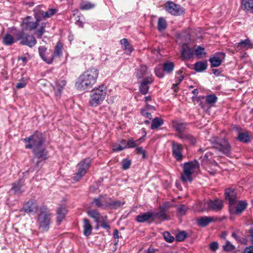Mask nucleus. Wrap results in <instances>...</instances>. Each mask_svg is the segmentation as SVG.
Returning a JSON list of instances; mask_svg holds the SVG:
<instances>
[{
  "mask_svg": "<svg viewBox=\"0 0 253 253\" xmlns=\"http://www.w3.org/2000/svg\"><path fill=\"white\" fill-rule=\"evenodd\" d=\"M26 149H32L34 155L32 165L33 170H37L41 164L47 158V152L43 144L42 134L36 131L29 137L23 139Z\"/></svg>",
  "mask_w": 253,
  "mask_h": 253,
  "instance_id": "nucleus-1",
  "label": "nucleus"
},
{
  "mask_svg": "<svg viewBox=\"0 0 253 253\" xmlns=\"http://www.w3.org/2000/svg\"><path fill=\"white\" fill-rule=\"evenodd\" d=\"M98 74V70L95 68L87 70L78 78L75 83L76 87L81 91L87 90L96 82Z\"/></svg>",
  "mask_w": 253,
  "mask_h": 253,
  "instance_id": "nucleus-2",
  "label": "nucleus"
},
{
  "mask_svg": "<svg viewBox=\"0 0 253 253\" xmlns=\"http://www.w3.org/2000/svg\"><path fill=\"white\" fill-rule=\"evenodd\" d=\"M107 87L104 85H101L92 89L90 94L89 104L90 106L95 107L100 105L106 98Z\"/></svg>",
  "mask_w": 253,
  "mask_h": 253,
  "instance_id": "nucleus-3",
  "label": "nucleus"
},
{
  "mask_svg": "<svg viewBox=\"0 0 253 253\" xmlns=\"http://www.w3.org/2000/svg\"><path fill=\"white\" fill-rule=\"evenodd\" d=\"M199 169V164L196 160L185 163L183 166V172L181 179L183 182H191L192 175Z\"/></svg>",
  "mask_w": 253,
  "mask_h": 253,
  "instance_id": "nucleus-4",
  "label": "nucleus"
},
{
  "mask_svg": "<svg viewBox=\"0 0 253 253\" xmlns=\"http://www.w3.org/2000/svg\"><path fill=\"white\" fill-rule=\"evenodd\" d=\"M37 222L41 232H47L51 223V214L46 210H41L38 215Z\"/></svg>",
  "mask_w": 253,
  "mask_h": 253,
  "instance_id": "nucleus-5",
  "label": "nucleus"
},
{
  "mask_svg": "<svg viewBox=\"0 0 253 253\" xmlns=\"http://www.w3.org/2000/svg\"><path fill=\"white\" fill-rule=\"evenodd\" d=\"M16 41H20L22 45L28 46L30 47L34 46L37 43V40L33 35L29 34L24 31H17L15 34Z\"/></svg>",
  "mask_w": 253,
  "mask_h": 253,
  "instance_id": "nucleus-6",
  "label": "nucleus"
},
{
  "mask_svg": "<svg viewBox=\"0 0 253 253\" xmlns=\"http://www.w3.org/2000/svg\"><path fill=\"white\" fill-rule=\"evenodd\" d=\"M201 165L204 168L211 174L214 173L213 171L210 172V167L217 166V164L213 157V154L210 151L207 152L205 155L200 157Z\"/></svg>",
  "mask_w": 253,
  "mask_h": 253,
  "instance_id": "nucleus-7",
  "label": "nucleus"
},
{
  "mask_svg": "<svg viewBox=\"0 0 253 253\" xmlns=\"http://www.w3.org/2000/svg\"><path fill=\"white\" fill-rule=\"evenodd\" d=\"M91 164V160L89 158H86L78 165V171L74 177L75 181H79L86 173Z\"/></svg>",
  "mask_w": 253,
  "mask_h": 253,
  "instance_id": "nucleus-8",
  "label": "nucleus"
},
{
  "mask_svg": "<svg viewBox=\"0 0 253 253\" xmlns=\"http://www.w3.org/2000/svg\"><path fill=\"white\" fill-rule=\"evenodd\" d=\"M164 7L167 12L175 16H180L185 12V9L182 6L171 1L167 2Z\"/></svg>",
  "mask_w": 253,
  "mask_h": 253,
  "instance_id": "nucleus-9",
  "label": "nucleus"
},
{
  "mask_svg": "<svg viewBox=\"0 0 253 253\" xmlns=\"http://www.w3.org/2000/svg\"><path fill=\"white\" fill-rule=\"evenodd\" d=\"M214 147L227 156H229L231 154V146L226 139H217L214 144Z\"/></svg>",
  "mask_w": 253,
  "mask_h": 253,
  "instance_id": "nucleus-10",
  "label": "nucleus"
},
{
  "mask_svg": "<svg viewBox=\"0 0 253 253\" xmlns=\"http://www.w3.org/2000/svg\"><path fill=\"white\" fill-rule=\"evenodd\" d=\"M202 206L203 205L202 211L212 210L216 211H218L221 210L223 208V202L222 200L216 199L213 201L209 200L203 203H202Z\"/></svg>",
  "mask_w": 253,
  "mask_h": 253,
  "instance_id": "nucleus-11",
  "label": "nucleus"
},
{
  "mask_svg": "<svg viewBox=\"0 0 253 253\" xmlns=\"http://www.w3.org/2000/svg\"><path fill=\"white\" fill-rule=\"evenodd\" d=\"M35 18L36 20L30 16H28L24 19L21 24L22 30L31 31L35 29L39 25V19H38V13L35 14Z\"/></svg>",
  "mask_w": 253,
  "mask_h": 253,
  "instance_id": "nucleus-12",
  "label": "nucleus"
},
{
  "mask_svg": "<svg viewBox=\"0 0 253 253\" xmlns=\"http://www.w3.org/2000/svg\"><path fill=\"white\" fill-rule=\"evenodd\" d=\"M183 150V145L175 141L171 142V150L172 155L177 161L181 162L183 158V155L182 152Z\"/></svg>",
  "mask_w": 253,
  "mask_h": 253,
  "instance_id": "nucleus-13",
  "label": "nucleus"
},
{
  "mask_svg": "<svg viewBox=\"0 0 253 253\" xmlns=\"http://www.w3.org/2000/svg\"><path fill=\"white\" fill-rule=\"evenodd\" d=\"M38 209L36 201L34 200H30L23 205L21 211H23L27 213H35Z\"/></svg>",
  "mask_w": 253,
  "mask_h": 253,
  "instance_id": "nucleus-14",
  "label": "nucleus"
},
{
  "mask_svg": "<svg viewBox=\"0 0 253 253\" xmlns=\"http://www.w3.org/2000/svg\"><path fill=\"white\" fill-rule=\"evenodd\" d=\"M225 58V54L223 52H217L212 57L209 59L211 67L219 66Z\"/></svg>",
  "mask_w": 253,
  "mask_h": 253,
  "instance_id": "nucleus-15",
  "label": "nucleus"
},
{
  "mask_svg": "<svg viewBox=\"0 0 253 253\" xmlns=\"http://www.w3.org/2000/svg\"><path fill=\"white\" fill-rule=\"evenodd\" d=\"M154 79L151 76L145 78L141 83L139 86V91L143 94L148 92L149 86L153 82Z\"/></svg>",
  "mask_w": 253,
  "mask_h": 253,
  "instance_id": "nucleus-16",
  "label": "nucleus"
},
{
  "mask_svg": "<svg viewBox=\"0 0 253 253\" xmlns=\"http://www.w3.org/2000/svg\"><path fill=\"white\" fill-rule=\"evenodd\" d=\"M225 200L230 206L234 205L237 201V193L233 189L228 188L225 190Z\"/></svg>",
  "mask_w": 253,
  "mask_h": 253,
  "instance_id": "nucleus-17",
  "label": "nucleus"
},
{
  "mask_svg": "<svg viewBox=\"0 0 253 253\" xmlns=\"http://www.w3.org/2000/svg\"><path fill=\"white\" fill-rule=\"evenodd\" d=\"M215 221V218L211 216H202L196 219L197 224L200 227H206L212 221Z\"/></svg>",
  "mask_w": 253,
  "mask_h": 253,
  "instance_id": "nucleus-18",
  "label": "nucleus"
},
{
  "mask_svg": "<svg viewBox=\"0 0 253 253\" xmlns=\"http://www.w3.org/2000/svg\"><path fill=\"white\" fill-rule=\"evenodd\" d=\"M107 198V196H101L97 198L94 199L91 204L95 205L97 208L106 209L107 208V204L106 203Z\"/></svg>",
  "mask_w": 253,
  "mask_h": 253,
  "instance_id": "nucleus-19",
  "label": "nucleus"
},
{
  "mask_svg": "<svg viewBox=\"0 0 253 253\" xmlns=\"http://www.w3.org/2000/svg\"><path fill=\"white\" fill-rule=\"evenodd\" d=\"M194 51L187 44L182 45L181 50V55L183 60L189 59L193 57Z\"/></svg>",
  "mask_w": 253,
  "mask_h": 253,
  "instance_id": "nucleus-20",
  "label": "nucleus"
},
{
  "mask_svg": "<svg viewBox=\"0 0 253 253\" xmlns=\"http://www.w3.org/2000/svg\"><path fill=\"white\" fill-rule=\"evenodd\" d=\"M107 208L111 209H117L123 206L125 202L119 200H114L110 197L107 198Z\"/></svg>",
  "mask_w": 253,
  "mask_h": 253,
  "instance_id": "nucleus-21",
  "label": "nucleus"
},
{
  "mask_svg": "<svg viewBox=\"0 0 253 253\" xmlns=\"http://www.w3.org/2000/svg\"><path fill=\"white\" fill-rule=\"evenodd\" d=\"M153 213L149 211L141 213L136 216V220L140 223L149 221L150 220L153 219Z\"/></svg>",
  "mask_w": 253,
  "mask_h": 253,
  "instance_id": "nucleus-22",
  "label": "nucleus"
},
{
  "mask_svg": "<svg viewBox=\"0 0 253 253\" xmlns=\"http://www.w3.org/2000/svg\"><path fill=\"white\" fill-rule=\"evenodd\" d=\"M39 53L43 61L46 62L48 64L52 63V58H50V56H48V53L46 52L47 48L44 46H40L39 47Z\"/></svg>",
  "mask_w": 253,
  "mask_h": 253,
  "instance_id": "nucleus-23",
  "label": "nucleus"
},
{
  "mask_svg": "<svg viewBox=\"0 0 253 253\" xmlns=\"http://www.w3.org/2000/svg\"><path fill=\"white\" fill-rule=\"evenodd\" d=\"M83 227L84 234L86 237L89 236L91 234L92 227L88 219L85 218L83 219Z\"/></svg>",
  "mask_w": 253,
  "mask_h": 253,
  "instance_id": "nucleus-24",
  "label": "nucleus"
},
{
  "mask_svg": "<svg viewBox=\"0 0 253 253\" xmlns=\"http://www.w3.org/2000/svg\"><path fill=\"white\" fill-rule=\"evenodd\" d=\"M24 186L23 180L20 179L18 182H16L13 184L12 190H13L16 194H21L24 191Z\"/></svg>",
  "mask_w": 253,
  "mask_h": 253,
  "instance_id": "nucleus-25",
  "label": "nucleus"
},
{
  "mask_svg": "<svg viewBox=\"0 0 253 253\" xmlns=\"http://www.w3.org/2000/svg\"><path fill=\"white\" fill-rule=\"evenodd\" d=\"M88 215L93 218L95 222L98 224L100 223V220L104 216L101 215L99 211L96 210H90L87 211Z\"/></svg>",
  "mask_w": 253,
  "mask_h": 253,
  "instance_id": "nucleus-26",
  "label": "nucleus"
},
{
  "mask_svg": "<svg viewBox=\"0 0 253 253\" xmlns=\"http://www.w3.org/2000/svg\"><path fill=\"white\" fill-rule=\"evenodd\" d=\"M62 43L58 42L55 47L54 52L50 55V58H52V62L55 58L59 57L62 55Z\"/></svg>",
  "mask_w": 253,
  "mask_h": 253,
  "instance_id": "nucleus-27",
  "label": "nucleus"
},
{
  "mask_svg": "<svg viewBox=\"0 0 253 253\" xmlns=\"http://www.w3.org/2000/svg\"><path fill=\"white\" fill-rule=\"evenodd\" d=\"M67 211L65 207L60 206L57 209V221L58 224H60L63 219L64 218L65 214L67 213Z\"/></svg>",
  "mask_w": 253,
  "mask_h": 253,
  "instance_id": "nucleus-28",
  "label": "nucleus"
},
{
  "mask_svg": "<svg viewBox=\"0 0 253 253\" xmlns=\"http://www.w3.org/2000/svg\"><path fill=\"white\" fill-rule=\"evenodd\" d=\"M148 74L147 67L145 65L140 66L136 71V77L138 79L142 78Z\"/></svg>",
  "mask_w": 253,
  "mask_h": 253,
  "instance_id": "nucleus-29",
  "label": "nucleus"
},
{
  "mask_svg": "<svg viewBox=\"0 0 253 253\" xmlns=\"http://www.w3.org/2000/svg\"><path fill=\"white\" fill-rule=\"evenodd\" d=\"M207 66L206 61H199L195 63L194 69L198 72H201L206 70Z\"/></svg>",
  "mask_w": 253,
  "mask_h": 253,
  "instance_id": "nucleus-30",
  "label": "nucleus"
},
{
  "mask_svg": "<svg viewBox=\"0 0 253 253\" xmlns=\"http://www.w3.org/2000/svg\"><path fill=\"white\" fill-rule=\"evenodd\" d=\"M120 43L122 45L124 50L126 51L128 53H130L134 50L132 46L128 42V40L126 39H123L120 41Z\"/></svg>",
  "mask_w": 253,
  "mask_h": 253,
  "instance_id": "nucleus-31",
  "label": "nucleus"
},
{
  "mask_svg": "<svg viewBox=\"0 0 253 253\" xmlns=\"http://www.w3.org/2000/svg\"><path fill=\"white\" fill-rule=\"evenodd\" d=\"M17 41L16 38H14L9 34H6L2 39V42L6 45H11Z\"/></svg>",
  "mask_w": 253,
  "mask_h": 253,
  "instance_id": "nucleus-32",
  "label": "nucleus"
},
{
  "mask_svg": "<svg viewBox=\"0 0 253 253\" xmlns=\"http://www.w3.org/2000/svg\"><path fill=\"white\" fill-rule=\"evenodd\" d=\"M247 203L244 201H240L237 204L235 213L236 214H241L247 208Z\"/></svg>",
  "mask_w": 253,
  "mask_h": 253,
  "instance_id": "nucleus-33",
  "label": "nucleus"
},
{
  "mask_svg": "<svg viewBox=\"0 0 253 253\" xmlns=\"http://www.w3.org/2000/svg\"><path fill=\"white\" fill-rule=\"evenodd\" d=\"M178 137L181 139L186 140L192 144H195L196 143V138L191 134H179Z\"/></svg>",
  "mask_w": 253,
  "mask_h": 253,
  "instance_id": "nucleus-34",
  "label": "nucleus"
},
{
  "mask_svg": "<svg viewBox=\"0 0 253 253\" xmlns=\"http://www.w3.org/2000/svg\"><path fill=\"white\" fill-rule=\"evenodd\" d=\"M164 124V121L162 119L158 117L154 118L152 121L151 128L154 129L162 126Z\"/></svg>",
  "mask_w": 253,
  "mask_h": 253,
  "instance_id": "nucleus-35",
  "label": "nucleus"
},
{
  "mask_svg": "<svg viewBox=\"0 0 253 253\" xmlns=\"http://www.w3.org/2000/svg\"><path fill=\"white\" fill-rule=\"evenodd\" d=\"M167 27V23L164 17H160L158 21V30L159 31H164Z\"/></svg>",
  "mask_w": 253,
  "mask_h": 253,
  "instance_id": "nucleus-36",
  "label": "nucleus"
},
{
  "mask_svg": "<svg viewBox=\"0 0 253 253\" xmlns=\"http://www.w3.org/2000/svg\"><path fill=\"white\" fill-rule=\"evenodd\" d=\"M238 140L241 142L248 143L250 140V137L248 133L241 132L238 136Z\"/></svg>",
  "mask_w": 253,
  "mask_h": 253,
  "instance_id": "nucleus-37",
  "label": "nucleus"
},
{
  "mask_svg": "<svg viewBox=\"0 0 253 253\" xmlns=\"http://www.w3.org/2000/svg\"><path fill=\"white\" fill-rule=\"evenodd\" d=\"M163 70L168 73L172 72L174 69V64L171 62H166L163 64Z\"/></svg>",
  "mask_w": 253,
  "mask_h": 253,
  "instance_id": "nucleus-38",
  "label": "nucleus"
},
{
  "mask_svg": "<svg viewBox=\"0 0 253 253\" xmlns=\"http://www.w3.org/2000/svg\"><path fill=\"white\" fill-rule=\"evenodd\" d=\"M242 4L245 9L253 12V0H243Z\"/></svg>",
  "mask_w": 253,
  "mask_h": 253,
  "instance_id": "nucleus-39",
  "label": "nucleus"
},
{
  "mask_svg": "<svg viewBox=\"0 0 253 253\" xmlns=\"http://www.w3.org/2000/svg\"><path fill=\"white\" fill-rule=\"evenodd\" d=\"M187 124L183 123H178L176 122L174 124L173 126L175 129L178 131L180 134H181L182 132H183L184 129L186 128Z\"/></svg>",
  "mask_w": 253,
  "mask_h": 253,
  "instance_id": "nucleus-40",
  "label": "nucleus"
},
{
  "mask_svg": "<svg viewBox=\"0 0 253 253\" xmlns=\"http://www.w3.org/2000/svg\"><path fill=\"white\" fill-rule=\"evenodd\" d=\"M45 23L42 22L40 28L35 31V34L38 38L41 39L45 32Z\"/></svg>",
  "mask_w": 253,
  "mask_h": 253,
  "instance_id": "nucleus-41",
  "label": "nucleus"
},
{
  "mask_svg": "<svg viewBox=\"0 0 253 253\" xmlns=\"http://www.w3.org/2000/svg\"><path fill=\"white\" fill-rule=\"evenodd\" d=\"M250 41L249 39H246L244 41H242L237 43L236 45L237 49L240 50L242 48H245L247 46L250 45Z\"/></svg>",
  "mask_w": 253,
  "mask_h": 253,
  "instance_id": "nucleus-42",
  "label": "nucleus"
},
{
  "mask_svg": "<svg viewBox=\"0 0 253 253\" xmlns=\"http://www.w3.org/2000/svg\"><path fill=\"white\" fill-rule=\"evenodd\" d=\"M95 5L90 2H83L81 4V9L82 10H88L93 8Z\"/></svg>",
  "mask_w": 253,
  "mask_h": 253,
  "instance_id": "nucleus-43",
  "label": "nucleus"
},
{
  "mask_svg": "<svg viewBox=\"0 0 253 253\" xmlns=\"http://www.w3.org/2000/svg\"><path fill=\"white\" fill-rule=\"evenodd\" d=\"M57 12L56 9H49L46 12L42 11L41 14L44 17H49Z\"/></svg>",
  "mask_w": 253,
  "mask_h": 253,
  "instance_id": "nucleus-44",
  "label": "nucleus"
},
{
  "mask_svg": "<svg viewBox=\"0 0 253 253\" xmlns=\"http://www.w3.org/2000/svg\"><path fill=\"white\" fill-rule=\"evenodd\" d=\"M187 208L184 205H180L177 206V210L179 215L182 216L185 214Z\"/></svg>",
  "mask_w": 253,
  "mask_h": 253,
  "instance_id": "nucleus-45",
  "label": "nucleus"
},
{
  "mask_svg": "<svg viewBox=\"0 0 253 253\" xmlns=\"http://www.w3.org/2000/svg\"><path fill=\"white\" fill-rule=\"evenodd\" d=\"M217 97L214 94L207 95L206 98V101L210 104H212L217 101Z\"/></svg>",
  "mask_w": 253,
  "mask_h": 253,
  "instance_id": "nucleus-46",
  "label": "nucleus"
},
{
  "mask_svg": "<svg viewBox=\"0 0 253 253\" xmlns=\"http://www.w3.org/2000/svg\"><path fill=\"white\" fill-rule=\"evenodd\" d=\"M235 248V246L228 241H226V244L223 246V250L226 252L232 251Z\"/></svg>",
  "mask_w": 253,
  "mask_h": 253,
  "instance_id": "nucleus-47",
  "label": "nucleus"
},
{
  "mask_svg": "<svg viewBox=\"0 0 253 253\" xmlns=\"http://www.w3.org/2000/svg\"><path fill=\"white\" fill-rule=\"evenodd\" d=\"M195 54L198 58H200L202 55H205V48L201 46H198L195 50Z\"/></svg>",
  "mask_w": 253,
  "mask_h": 253,
  "instance_id": "nucleus-48",
  "label": "nucleus"
},
{
  "mask_svg": "<svg viewBox=\"0 0 253 253\" xmlns=\"http://www.w3.org/2000/svg\"><path fill=\"white\" fill-rule=\"evenodd\" d=\"M107 216L105 215L101 218V219L100 220V223H101V226L105 228L109 229L110 228V225L107 223Z\"/></svg>",
  "mask_w": 253,
  "mask_h": 253,
  "instance_id": "nucleus-49",
  "label": "nucleus"
},
{
  "mask_svg": "<svg viewBox=\"0 0 253 253\" xmlns=\"http://www.w3.org/2000/svg\"><path fill=\"white\" fill-rule=\"evenodd\" d=\"M187 237V233L185 231H181L177 233L176 236V239L178 241H182Z\"/></svg>",
  "mask_w": 253,
  "mask_h": 253,
  "instance_id": "nucleus-50",
  "label": "nucleus"
},
{
  "mask_svg": "<svg viewBox=\"0 0 253 253\" xmlns=\"http://www.w3.org/2000/svg\"><path fill=\"white\" fill-rule=\"evenodd\" d=\"M163 236L165 240L169 243H171L174 241V237L169 232H165Z\"/></svg>",
  "mask_w": 253,
  "mask_h": 253,
  "instance_id": "nucleus-51",
  "label": "nucleus"
},
{
  "mask_svg": "<svg viewBox=\"0 0 253 253\" xmlns=\"http://www.w3.org/2000/svg\"><path fill=\"white\" fill-rule=\"evenodd\" d=\"M56 84L57 86L58 87V90L60 91L65 86L66 82L64 79H60L56 82Z\"/></svg>",
  "mask_w": 253,
  "mask_h": 253,
  "instance_id": "nucleus-52",
  "label": "nucleus"
},
{
  "mask_svg": "<svg viewBox=\"0 0 253 253\" xmlns=\"http://www.w3.org/2000/svg\"><path fill=\"white\" fill-rule=\"evenodd\" d=\"M182 71H179L177 72V75H179V76H177L175 78L176 79V83L175 85L178 86L180 84V83L182 81V80L184 79V76L181 75Z\"/></svg>",
  "mask_w": 253,
  "mask_h": 253,
  "instance_id": "nucleus-53",
  "label": "nucleus"
},
{
  "mask_svg": "<svg viewBox=\"0 0 253 253\" xmlns=\"http://www.w3.org/2000/svg\"><path fill=\"white\" fill-rule=\"evenodd\" d=\"M137 141H138V140L134 141L132 138L129 139L128 141L126 142V148L135 147L136 146Z\"/></svg>",
  "mask_w": 253,
  "mask_h": 253,
  "instance_id": "nucleus-54",
  "label": "nucleus"
},
{
  "mask_svg": "<svg viewBox=\"0 0 253 253\" xmlns=\"http://www.w3.org/2000/svg\"><path fill=\"white\" fill-rule=\"evenodd\" d=\"M163 69L160 67H156L155 69V75L159 78H163L164 76Z\"/></svg>",
  "mask_w": 253,
  "mask_h": 253,
  "instance_id": "nucleus-55",
  "label": "nucleus"
},
{
  "mask_svg": "<svg viewBox=\"0 0 253 253\" xmlns=\"http://www.w3.org/2000/svg\"><path fill=\"white\" fill-rule=\"evenodd\" d=\"M156 216L157 218H162L164 220H167L168 219V216L164 211H161L157 213Z\"/></svg>",
  "mask_w": 253,
  "mask_h": 253,
  "instance_id": "nucleus-56",
  "label": "nucleus"
},
{
  "mask_svg": "<svg viewBox=\"0 0 253 253\" xmlns=\"http://www.w3.org/2000/svg\"><path fill=\"white\" fill-rule=\"evenodd\" d=\"M130 164L131 162L130 160L123 161L122 162V169L125 170L128 169L130 167Z\"/></svg>",
  "mask_w": 253,
  "mask_h": 253,
  "instance_id": "nucleus-57",
  "label": "nucleus"
},
{
  "mask_svg": "<svg viewBox=\"0 0 253 253\" xmlns=\"http://www.w3.org/2000/svg\"><path fill=\"white\" fill-rule=\"evenodd\" d=\"M141 114L144 117L149 118L150 119H152V115L151 113L148 112L146 109H142L141 110Z\"/></svg>",
  "mask_w": 253,
  "mask_h": 253,
  "instance_id": "nucleus-58",
  "label": "nucleus"
},
{
  "mask_svg": "<svg viewBox=\"0 0 253 253\" xmlns=\"http://www.w3.org/2000/svg\"><path fill=\"white\" fill-rule=\"evenodd\" d=\"M210 248L211 251H216L218 248V243L216 242H212L210 245Z\"/></svg>",
  "mask_w": 253,
  "mask_h": 253,
  "instance_id": "nucleus-59",
  "label": "nucleus"
},
{
  "mask_svg": "<svg viewBox=\"0 0 253 253\" xmlns=\"http://www.w3.org/2000/svg\"><path fill=\"white\" fill-rule=\"evenodd\" d=\"M113 237L115 238V240H116L115 242V245H117L118 243V239L119 238V231L117 229L114 230L113 233Z\"/></svg>",
  "mask_w": 253,
  "mask_h": 253,
  "instance_id": "nucleus-60",
  "label": "nucleus"
},
{
  "mask_svg": "<svg viewBox=\"0 0 253 253\" xmlns=\"http://www.w3.org/2000/svg\"><path fill=\"white\" fill-rule=\"evenodd\" d=\"M112 149L114 152H118L121 151L125 149L123 146H121L120 144H119V145H114L113 146Z\"/></svg>",
  "mask_w": 253,
  "mask_h": 253,
  "instance_id": "nucleus-61",
  "label": "nucleus"
},
{
  "mask_svg": "<svg viewBox=\"0 0 253 253\" xmlns=\"http://www.w3.org/2000/svg\"><path fill=\"white\" fill-rule=\"evenodd\" d=\"M136 151L138 154H141L143 155V158L145 157V151L141 147H138L136 148Z\"/></svg>",
  "mask_w": 253,
  "mask_h": 253,
  "instance_id": "nucleus-62",
  "label": "nucleus"
},
{
  "mask_svg": "<svg viewBox=\"0 0 253 253\" xmlns=\"http://www.w3.org/2000/svg\"><path fill=\"white\" fill-rule=\"evenodd\" d=\"M244 253H253V246L247 247L244 250Z\"/></svg>",
  "mask_w": 253,
  "mask_h": 253,
  "instance_id": "nucleus-63",
  "label": "nucleus"
},
{
  "mask_svg": "<svg viewBox=\"0 0 253 253\" xmlns=\"http://www.w3.org/2000/svg\"><path fill=\"white\" fill-rule=\"evenodd\" d=\"M156 250L152 247H149L146 251H144L143 253H156Z\"/></svg>",
  "mask_w": 253,
  "mask_h": 253,
  "instance_id": "nucleus-64",
  "label": "nucleus"
}]
</instances>
